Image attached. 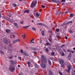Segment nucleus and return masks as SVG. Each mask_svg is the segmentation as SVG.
<instances>
[{"label":"nucleus","instance_id":"nucleus-49","mask_svg":"<svg viewBox=\"0 0 75 75\" xmlns=\"http://www.w3.org/2000/svg\"><path fill=\"white\" fill-rule=\"evenodd\" d=\"M65 46V45H62L60 47L61 48H62V47H63Z\"/></svg>","mask_w":75,"mask_h":75},{"label":"nucleus","instance_id":"nucleus-8","mask_svg":"<svg viewBox=\"0 0 75 75\" xmlns=\"http://www.w3.org/2000/svg\"><path fill=\"white\" fill-rule=\"evenodd\" d=\"M20 41L19 39H17L16 40H14L13 41V44H16V42H18Z\"/></svg>","mask_w":75,"mask_h":75},{"label":"nucleus","instance_id":"nucleus-32","mask_svg":"<svg viewBox=\"0 0 75 75\" xmlns=\"http://www.w3.org/2000/svg\"><path fill=\"white\" fill-rule=\"evenodd\" d=\"M0 52L1 54H4V52H3V51L2 50H0Z\"/></svg>","mask_w":75,"mask_h":75},{"label":"nucleus","instance_id":"nucleus-12","mask_svg":"<svg viewBox=\"0 0 75 75\" xmlns=\"http://www.w3.org/2000/svg\"><path fill=\"white\" fill-rule=\"evenodd\" d=\"M49 75H54V73L51 70H49Z\"/></svg>","mask_w":75,"mask_h":75},{"label":"nucleus","instance_id":"nucleus-13","mask_svg":"<svg viewBox=\"0 0 75 75\" xmlns=\"http://www.w3.org/2000/svg\"><path fill=\"white\" fill-rule=\"evenodd\" d=\"M62 13V12H56V14H55V15L57 16L58 14H61Z\"/></svg>","mask_w":75,"mask_h":75},{"label":"nucleus","instance_id":"nucleus-41","mask_svg":"<svg viewBox=\"0 0 75 75\" xmlns=\"http://www.w3.org/2000/svg\"><path fill=\"white\" fill-rule=\"evenodd\" d=\"M21 53H23V54H24V52H23V50L21 49Z\"/></svg>","mask_w":75,"mask_h":75},{"label":"nucleus","instance_id":"nucleus-29","mask_svg":"<svg viewBox=\"0 0 75 75\" xmlns=\"http://www.w3.org/2000/svg\"><path fill=\"white\" fill-rule=\"evenodd\" d=\"M14 25L16 27H18V25H17V23H15L14 24Z\"/></svg>","mask_w":75,"mask_h":75},{"label":"nucleus","instance_id":"nucleus-53","mask_svg":"<svg viewBox=\"0 0 75 75\" xmlns=\"http://www.w3.org/2000/svg\"><path fill=\"white\" fill-rule=\"evenodd\" d=\"M61 67H64V64H61Z\"/></svg>","mask_w":75,"mask_h":75},{"label":"nucleus","instance_id":"nucleus-27","mask_svg":"<svg viewBox=\"0 0 75 75\" xmlns=\"http://www.w3.org/2000/svg\"><path fill=\"white\" fill-rule=\"evenodd\" d=\"M36 16H37V17H39V16H40V14H38V12H36Z\"/></svg>","mask_w":75,"mask_h":75},{"label":"nucleus","instance_id":"nucleus-19","mask_svg":"<svg viewBox=\"0 0 75 75\" xmlns=\"http://www.w3.org/2000/svg\"><path fill=\"white\" fill-rule=\"evenodd\" d=\"M6 20L7 21H9V22H10L11 21V19H10V18H7Z\"/></svg>","mask_w":75,"mask_h":75},{"label":"nucleus","instance_id":"nucleus-18","mask_svg":"<svg viewBox=\"0 0 75 75\" xmlns=\"http://www.w3.org/2000/svg\"><path fill=\"white\" fill-rule=\"evenodd\" d=\"M46 45H48V46H51V44L49 42L46 43Z\"/></svg>","mask_w":75,"mask_h":75},{"label":"nucleus","instance_id":"nucleus-38","mask_svg":"<svg viewBox=\"0 0 75 75\" xmlns=\"http://www.w3.org/2000/svg\"><path fill=\"white\" fill-rule=\"evenodd\" d=\"M48 48L50 50H51V47L49 46L48 47Z\"/></svg>","mask_w":75,"mask_h":75},{"label":"nucleus","instance_id":"nucleus-7","mask_svg":"<svg viewBox=\"0 0 75 75\" xmlns=\"http://www.w3.org/2000/svg\"><path fill=\"white\" fill-rule=\"evenodd\" d=\"M3 41L5 44H8V41L6 39L4 38L3 39Z\"/></svg>","mask_w":75,"mask_h":75},{"label":"nucleus","instance_id":"nucleus-48","mask_svg":"<svg viewBox=\"0 0 75 75\" xmlns=\"http://www.w3.org/2000/svg\"><path fill=\"white\" fill-rule=\"evenodd\" d=\"M66 1V0H62V3H63V2H65Z\"/></svg>","mask_w":75,"mask_h":75},{"label":"nucleus","instance_id":"nucleus-40","mask_svg":"<svg viewBox=\"0 0 75 75\" xmlns=\"http://www.w3.org/2000/svg\"><path fill=\"white\" fill-rule=\"evenodd\" d=\"M55 54V53L54 52H52L51 53V55H54Z\"/></svg>","mask_w":75,"mask_h":75},{"label":"nucleus","instance_id":"nucleus-37","mask_svg":"<svg viewBox=\"0 0 75 75\" xmlns=\"http://www.w3.org/2000/svg\"><path fill=\"white\" fill-rule=\"evenodd\" d=\"M18 59H20V61H21V57H18Z\"/></svg>","mask_w":75,"mask_h":75},{"label":"nucleus","instance_id":"nucleus-58","mask_svg":"<svg viewBox=\"0 0 75 75\" xmlns=\"http://www.w3.org/2000/svg\"><path fill=\"white\" fill-rule=\"evenodd\" d=\"M64 52L66 53V50L65 49H64L63 50Z\"/></svg>","mask_w":75,"mask_h":75},{"label":"nucleus","instance_id":"nucleus-1","mask_svg":"<svg viewBox=\"0 0 75 75\" xmlns=\"http://www.w3.org/2000/svg\"><path fill=\"white\" fill-rule=\"evenodd\" d=\"M46 64H47V57L42 55L41 56L40 66L42 68H44L45 67Z\"/></svg>","mask_w":75,"mask_h":75},{"label":"nucleus","instance_id":"nucleus-30","mask_svg":"<svg viewBox=\"0 0 75 75\" xmlns=\"http://www.w3.org/2000/svg\"><path fill=\"white\" fill-rule=\"evenodd\" d=\"M59 29H56L55 30V31H57V32H59Z\"/></svg>","mask_w":75,"mask_h":75},{"label":"nucleus","instance_id":"nucleus-56","mask_svg":"<svg viewBox=\"0 0 75 75\" xmlns=\"http://www.w3.org/2000/svg\"><path fill=\"white\" fill-rule=\"evenodd\" d=\"M71 50H67V52H71Z\"/></svg>","mask_w":75,"mask_h":75},{"label":"nucleus","instance_id":"nucleus-50","mask_svg":"<svg viewBox=\"0 0 75 75\" xmlns=\"http://www.w3.org/2000/svg\"><path fill=\"white\" fill-rule=\"evenodd\" d=\"M9 51L10 52H12L13 50L11 49L9 50Z\"/></svg>","mask_w":75,"mask_h":75},{"label":"nucleus","instance_id":"nucleus-63","mask_svg":"<svg viewBox=\"0 0 75 75\" xmlns=\"http://www.w3.org/2000/svg\"><path fill=\"white\" fill-rule=\"evenodd\" d=\"M34 40V39H33L32 40H31L30 41V42H32Z\"/></svg>","mask_w":75,"mask_h":75},{"label":"nucleus","instance_id":"nucleus-47","mask_svg":"<svg viewBox=\"0 0 75 75\" xmlns=\"http://www.w3.org/2000/svg\"><path fill=\"white\" fill-rule=\"evenodd\" d=\"M49 41L51 42H52V39H48Z\"/></svg>","mask_w":75,"mask_h":75},{"label":"nucleus","instance_id":"nucleus-14","mask_svg":"<svg viewBox=\"0 0 75 75\" xmlns=\"http://www.w3.org/2000/svg\"><path fill=\"white\" fill-rule=\"evenodd\" d=\"M27 64H28V67H30V65H31V63L29 62H26Z\"/></svg>","mask_w":75,"mask_h":75},{"label":"nucleus","instance_id":"nucleus-3","mask_svg":"<svg viewBox=\"0 0 75 75\" xmlns=\"http://www.w3.org/2000/svg\"><path fill=\"white\" fill-rule=\"evenodd\" d=\"M36 4H37V1H33L31 4L30 7L33 8L36 5Z\"/></svg>","mask_w":75,"mask_h":75},{"label":"nucleus","instance_id":"nucleus-43","mask_svg":"<svg viewBox=\"0 0 75 75\" xmlns=\"http://www.w3.org/2000/svg\"><path fill=\"white\" fill-rule=\"evenodd\" d=\"M45 51H47V52H49V51H48V48H46V49H45Z\"/></svg>","mask_w":75,"mask_h":75},{"label":"nucleus","instance_id":"nucleus-51","mask_svg":"<svg viewBox=\"0 0 75 75\" xmlns=\"http://www.w3.org/2000/svg\"><path fill=\"white\" fill-rule=\"evenodd\" d=\"M42 7V8H45V6H44V5H42L41 6Z\"/></svg>","mask_w":75,"mask_h":75},{"label":"nucleus","instance_id":"nucleus-34","mask_svg":"<svg viewBox=\"0 0 75 75\" xmlns=\"http://www.w3.org/2000/svg\"><path fill=\"white\" fill-rule=\"evenodd\" d=\"M48 32V33H52V31L51 30H49Z\"/></svg>","mask_w":75,"mask_h":75},{"label":"nucleus","instance_id":"nucleus-21","mask_svg":"<svg viewBox=\"0 0 75 75\" xmlns=\"http://www.w3.org/2000/svg\"><path fill=\"white\" fill-rule=\"evenodd\" d=\"M42 35L43 36H44V31H42L41 32Z\"/></svg>","mask_w":75,"mask_h":75},{"label":"nucleus","instance_id":"nucleus-33","mask_svg":"<svg viewBox=\"0 0 75 75\" xmlns=\"http://www.w3.org/2000/svg\"><path fill=\"white\" fill-rule=\"evenodd\" d=\"M20 24H23L24 23V21H21L20 22Z\"/></svg>","mask_w":75,"mask_h":75},{"label":"nucleus","instance_id":"nucleus-60","mask_svg":"<svg viewBox=\"0 0 75 75\" xmlns=\"http://www.w3.org/2000/svg\"><path fill=\"white\" fill-rule=\"evenodd\" d=\"M64 26V24H62L61 25V26Z\"/></svg>","mask_w":75,"mask_h":75},{"label":"nucleus","instance_id":"nucleus-59","mask_svg":"<svg viewBox=\"0 0 75 75\" xmlns=\"http://www.w3.org/2000/svg\"><path fill=\"white\" fill-rule=\"evenodd\" d=\"M65 38L66 40H67V39H68V37H67V36H65Z\"/></svg>","mask_w":75,"mask_h":75},{"label":"nucleus","instance_id":"nucleus-62","mask_svg":"<svg viewBox=\"0 0 75 75\" xmlns=\"http://www.w3.org/2000/svg\"><path fill=\"white\" fill-rule=\"evenodd\" d=\"M12 35L13 36V37L14 38H15V36H14V35H11V36H12Z\"/></svg>","mask_w":75,"mask_h":75},{"label":"nucleus","instance_id":"nucleus-6","mask_svg":"<svg viewBox=\"0 0 75 75\" xmlns=\"http://www.w3.org/2000/svg\"><path fill=\"white\" fill-rule=\"evenodd\" d=\"M51 1L52 2H54V3H59V4L61 3V2L56 0H51Z\"/></svg>","mask_w":75,"mask_h":75},{"label":"nucleus","instance_id":"nucleus-35","mask_svg":"<svg viewBox=\"0 0 75 75\" xmlns=\"http://www.w3.org/2000/svg\"><path fill=\"white\" fill-rule=\"evenodd\" d=\"M70 17H73V15L72 14H70L69 15Z\"/></svg>","mask_w":75,"mask_h":75},{"label":"nucleus","instance_id":"nucleus-36","mask_svg":"<svg viewBox=\"0 0 75 75\" xmlns=\"http://www.w3.org/2000/svg\"><path fill=\"white\" fill-rule=\"evenodd\" d=\"M59 73L60 75H62V73L61 72V71H59Z\"/></svg>","mask_w":75,"mask_h":75},{"label":"nucleus","instance_id":"nucleus-20","mask_svg":"<svg viewBox=\"0 0 75 75\" xmlns=\"http://www.w3.org/2000/svg\"><path fill=\"white\" fill-rule=\"evenodd\" d=\"M30 26V25H29L28 26H23V28H25L26 29L28 27H29V26Z\"/></svg>","mask_w":75,"mask_h":75},{"label":"nucleus","instance_id":"nucleus-28","mask_svg":"<svg viewBox=\"0 0 75 75\" xmlns=\"http://www.w3.org/2000/svg\"><path fill=\"white\" fill-rule=\"evenodd\" d=\"M32 29L33 31H35L36 30V29H35V27L32 28Z\"/></svg>","mask_w":75,"mask_h":75},{"label":"nucleus","instance_id":"nucleus-55","mask_svg":"<svg viewBox=\"0 0 75 75\" xmlns=\"http://www.w3.org/2000/svg\"><path fill=\"white\" fill-rule=\"evenodd\" d=\"M67 23H66L65 22H64V23H63V24L64 25H66V24H67Z\"/></svg>","mask_w":75,"mask_h":75},{"label":"nucleus","instance_id":"nucleus-24","mask_svg":"<svg viewBox=\"0 0 75 75\" xmlns=\"http://www.w3.org/2000/svg\"><path fill=\"white\" fill-rule=\"evenodd\" d=\"M71 55H72V54H71V53L70 52L68 55V57H69V58H71Z\"/></svg>","mask_w":75,"mask_h":75},{"label":"nucleus","instance_id":"nucleus-52","mask_svg":"<svg viewBox=\"0 0 75 75\" xmlns=\"http://www.w3.org/2000/svg\"><path fill=\"white\" fill-rule=\"evenodd\" d=\"M69 32H70V33H73V32H72V30H70Z\"/></svg>","mask_w":75,"mask_h":75},{"label":"nucleus","instance_id":"nucleus-23","mask_svg":"<svg viewBox=\"0 0 75 75\" xmlns=\"http://www.w3.org/2000/svg\"><path fill=\"white\" fill-rule=\"evenodd\" d=\"M23 54H24V55H25V56H26V57H28V54L27 53H23Z\"/></svg>","mask_w":75,"mask_h":75},{"label":"nucleus","instance_id":"nucleus-54","mask_svg":"<svg viewBox=\"0 0 75 75\" xmlns=\"http://www.w3.org/2000/svg\"><path fill=\"white\" fill-rule=\"evenodd\" d=\"M49 38L50 39H51V40H52V37H51V35H50V37H49Z\"/></svg>","mask_w":75,"mask_h":75},{"label":"nucleus","instance_id":"nucleus-16","mask_svg":"<svg viewBox=\"0 0 75 75\" xmlns=\"http://www.w3.org/2000/svg\"><path fill=\"white\" fill-rule=\"evenodd\" d=\"M64 63V61L62 60H60L59 62V63L60 64H63Z\"/></svg>","mask_w":75,"mask_h":75},{"label":"nucleus","instance_id":"nucleus-44","mask_svg":"<svg viewBox=\"0 0 75 75\" xmlns=\"http://www.w3.org/2000/svg\"><path fill=\"white\" fill-rule=\"evenodd\" d=\"M72 23V21H70L68 23H67V24H69V23Z\"/></svg>","mask_w":75,"mask_h":75},{"label":"nucleus","instance_id":"nucleus-26","mask_svg":"<svg viewBox=\"0 0 75 75\" xmlns=\"http://www.w3.org/2000/svg\"><path fill=\"white\" fill-rule=\"evenodd\" d=\"M71 66L70 65L68 66V69L69 70H71Z\"/></svg>","mask_w":75,"mask_h":75},{"label":"nucleus","instance_id":"nucleus-25","mask_svg":"<svg viewBox=\"0 0 75 75\" xmlns=\"http://www.w3.org/2000/svg\"><path fill=\"white\" fill-rule=\"evenodd\" d=\"M72 75H75V71L72 72Z\"/></svg>","mask_w":75,"mask_h":75},{"label":"nucleus","instance_id":"nucleus-22","mask_svg":"<svg viewBox=\"0 0 75 75\" xmlns=\"http://www.w3.org/2000/svg\"><path fill=\"white\" fill-rule=\"evenodd\" d=\"M66 72H67V73H69V74L70 73V70H69L68 69H66Z\"/></svg>","mask_w":75,"mask_h":75},{"label":"nucleus","instance_id":"nucleus-2","mask_svg":"<svg viewBox=\"0 0 75 75\" xmlns=\"http://www.w3.org/2000/svg\"><path fill=\"white\" fill-rule=\"evenodd\" d=\"M9 70L11 72H13V71H14V70H15V67L14 66H10L9 67Z\"/></svg>","mask_w":75,"mask_h":75},{"label":"nucleus","instance_id":"nucleus-57","mask_svg":"<svg viewBox=\"0 0 75 75\" xmlns=\"http://www.w3.org/2000/svg\"><path fill=\"white\" fill-rule=\"evenodd\" d=\"M33 53H34V54H37V52L36 51H33Z\"/></svg>","mask_w":75,"mask_h":75},{"label":"nucleus","instance_id":"nucleus-15","mask_svg":"<svg viewBox=\"0 0 75 75\" xmlns=\"http://www.w3.org/2000/svg\"><path fill=\"white\" fill-rule=\"evenodd\" d=\"M30 12V10L28 9H27V10L25 11L24 12V13H28Z\"/></svg>","mask_w":75,"mask_h":75},{"label":"nucleus","instance_id":"nucleus-39","mask_svg":"<svg viewBox=\"0 0 75 75\" xmlns=\"http://www.w3.org/2000/svg\"><path fill=\"white\" fill-rule=\"evenodd\" d=\"M75 52V51H71V53H72V54H74V52Z\"/></svg>","mask_w":75,"mask_h":75},{"label":"nucleus","instance_id":"nucleus-5","mask_svg":"<svg viewBox=\"0 0 75 75\" xmlns=\"http://www.w3.org/2000/svg\"><path fill=\"white\" fill-rule=\"evenodd\" d=\"M30 48H31L32 50L33 51H37L38 49L37 47H30Z\"/></svg>","mask_w":75,"mask_h":75},{"label":"nucleus","instance_id":"nucleus-17","mask_svg":"<svg viewBox=\"0 0 75 75\" xmlns=\"http://www.w3.org/2000/svg\"><path fill=\"white\" fill-rule=\"evenodd\" d=\"M17 5L16 4H15L14 3L12 4V6L13 7H17Z\"/></svg>","mask_w":75,"mask_h":75},{"label":"nucleus","instance_id":"nucleus-10","mask_svg":"<svg viewBox=\"0 0 75 75\" xmlns=\"http://www.w3.org/2000/svg\"><path fill=\"white\" fill-rule=\"evenodd\" d=\"M10 62L11 64H12V65H14V64H15V62L14 61H13V60H11V61H10Z\"/></svg>","mask_w":75,"mask_h":75},{"label":"nucleus","instance_id":"nucleus-45","mask_svg":"<svg viewBox=\"0 0 75 75\" xmlns=\"http://www.w3.org/2000/svg\"><path fill=\"white\" fill-rule=\"evenodd\" d=\"M18 75H23V73H22L21 72H20V73H19Z\"/></svg>","mask_w":75,"mask_h":75},{"label":"nucleus","instance_id":"nucleus-9","mask_svg":"<svg viewBox=\"0 0 75 75\" xmlns=\"http://www.w3.org/2000/svg\"><path fill=\"white\" fill-rule=\"evenodd\" d=\"M5 31L7 34H10V30L7 29L5 30Z\"/></svg>","mask_w":75,"mask_h":75},{"label":"nucleus","instance_id":"nucleus-46","mask_svg":"<svg viewBox=\"0 0 75 75\" xmlns=\"http://www.w3.org/2000/svg\"><path fill=\"white\" fill-rule=\"evenodd\" d=\"M35 67H37V68L38 67V65L37 64H35Z\"/></svg>","mask_w":75,"mask_h":75},{"label":"nucleus","instance_id":"nucleus-64","mask_svg":"<svg viewBox=\"0 0 75 75\" xmlns=\"http://www.w3.org/2000/svg\"><path fill=\"white\" fill-rule=\"evenodd\" d=\"M9 46L10 47H11V44H9Z\"/></svg>","mask_w":75,"mask_h":75},{"label":"nucleus","instance_id":"nucleus-4","mask_svg":"<svg viewBox=\"0 0 75 75\" xmlns=\"http://www.w3.org/2000/svg\"><path fill=\"white\" fill-rule=\"evenodd\" d=\"M37 25H42V26H44V27H48L44 23H38L37 24Z\"/></svg>","mask_w":75,"mask_h":75},{"label":"nucleus","instance_id":"nucleus-61","mask_svg":"<svg viewBox=\"0 0 75 75\" xmlns=\"http://www.w3.org/2000/svg\"><path fill=\"white\" fill-rule=\"evenodd\" d=\"M18 68H20V65H18Z\"/></svg>","mask_w":75,"mask_h":75},{"label":"nucleus","instance_id":"nucleus-11","mask_svg":"<svg viewBox=\"0 0 75 75\" xmlns=\"http://www.w3.org/2000/svg\"><path fill=\"white\" fill-rule=\"evenodd\" d=\"M60 55H62V56H64L65 55V53L63 52L62 51H61L60 52Z\"/></svg>","mask_w":75,"mask_h":75},{"label":"nucleus","instance_id":"nucleus-31","mask_svg":"<svg viewBox=\"0 0 75 75\" xmlns=\"http://www.w3.org/2000/svg\"><path fill=\"white\" fill-rule=\"evenodd\" d=\"M48 62H49V64L50 65H51V61H50V60L49 59Z\"/></svg>","mask_w":75,"mask_h":75},{"label":"nucleus","instance_id":"nucleus-42","mask_svg":"<svg viewBox=\"0 0 75 75\" xmlns=\"http://www.w3.org/2000/svg\"><path fill=\"white\" fill-rule=\"evenodd\" d=\"M8 16L9 17H11V14H9V15H8Z\"/></svg>","mask_w":75,"mask_h":75}]
</instances>
